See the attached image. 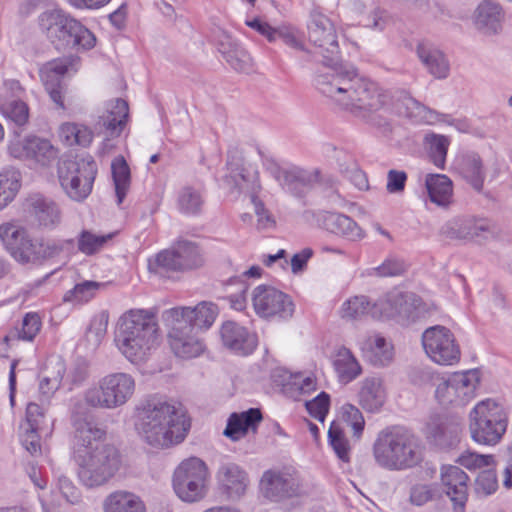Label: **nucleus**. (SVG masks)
<instances>
[{
	"mask_svg": "<svg viewBox=\"0 0 512 512\" xmlns=\"http://www.w3.org/2000/svg\"><path fill=\"white\" fill-rule=\"evenodd\" d=\"M307 34L314 47L311 60L329 69L315 78L319 92L355 116L388 128L387 120L377 113L387 103V94L376 83L358 77L352 65L342 62L335 25L318 7L309 13Z\"/></svg>",
	"mask_w": 512,
	"mask_h": 512,
	"instance_id": "f257e3e1",
	"label": "nucleus"
},
{
	"mask_svg": "<svg viewBox=\"0 0 512 512\" xmlns=\"http://www.w3.org/2000/svg\"><path fill=\"white\" fill-rule=\"evenodd\" d=\"M190 426V419L176 401L150 397L137 406L136 430L154 448L165 449L181 443Z\"/></svg>",
	"mask_w": 512,
	"mask_h": 512,
	"instance_id": "f03ea898",
	"label": "nucleus"
},
{
	"mask_svg": "<svg viewBox=\"0 0 512 512\" xmlns=\"http://www.w3.org/2000/svg\"><path fill=\"white\" fill-rule=\"evenodd\" d=\"M158 332V322L153 313L130 310L120 318L115 341L131 363H139L146 359L157 344Z\"/></svg>",
	"mask_w": 512,
	"mask_h": 512,
	"instance_id": "7ed1b4c3",
	"label": "nucleus"
},
{
	"mask_svg": "<svg viewBox=\"0 0 512 512\" xmlns=\"http://www.w3.org/2000/svg\"><path fill=\"white\" fill-rule=\"evenodd\" d=\"M373 456L380 467L390 471L409 469L422 461L418 438L401 426L387 427L378 433Z\"/></svg>",
	"mask_w": 512,
	"mask_h": 512,
	"instance_id": "20e7f679",
	"label": "nucleus"
},
{
	"mask_svg": "<svg viewBox=\"0 0 512 512\" xmlns=\"http://www.w3.org/2000/svg\"><path fill=\"white\" fill-rule=\"evenodd\" d=\"M0 239L11 256L23 264L42 263L59 255L64 249V242L32 239L25 228L12 223L0 225ZM65 243L72 244L73 240H66Z\"/></svg>",
	"mask_w": 512,
	"mask_h": 512,
	"instance_id": "39448f33",
	"label": "nucleus"
},
{
	"mask_svg": "<svg viewBox=\"0 0 512 512\" xmlns=\"http://www.w3.org/2000/svg\"><path fill=\"white\" fill-rule=\"evenodd\" d=\"M78 464V478L83 486L91 489L108 483L118 472L121 459L118 450L110 444L74 457Z\"/></svg>",
	"mask_w": 512,
	"mask_h": 512,
	"instance_id": "423d86ee",
	"label": "nucleus"
},
{
	"mask_svg": "<svg viewBox=\"0 0 512 512\" xmlns=\"http://www.w3.org/2000/svg\"><path fill=\"white\" fill-rule=\"evenodd\" d=\"M507 426L508 414L505 408L492 399L480 401L469 413L470 435L478 444H498Z\"/></svg>",
	"mask_w": 512,
	"mask_h": 512,
	"instance_id": "0eeeda50",
	"label": "nucleus"
},
{
	"mask_svg": "<svg viewBox=\"0 0 512 512\" xmlns=\"http://www.w3.org/2000/svg\"><path fill=\"white\" fill-rule=\"evenodd\" d=\"M134 378L124 372L110 373L89 387L81 398L91 408L113 410L125 405L135 392Z\"/></svg>",
	"mask_w": 512,
	"mask_h": 512,
	"instance_id": "6e6552de",
	"label": "nucleus"
},
{
	"mask_svg": "<svg viewBox=\"0 0 512 512\" xmlns=\"http://www.w3.org/2000/svg\"><path fill=\"white\" fill-rule=\"evenodd\" d=\"M39 22L41 28L47 31V36L52 42L57 39L61 46L84 50L95 46L94 34L79 21L65 15L60 10L42 13Z\"/></svg>",
	"mask_w": 512,
	"mask_h": 512,
	"instance_id": "1a4fd4ad",
	"label": "nucleus"
},
{
	"mask_svg": "<svg viewBox=\"0 0 512 512\" xmlns=\"http://www.w3.org/2000/svg\"><path fill=\"white\" fill-rule=\"evenodd\" d=\"M97 167L93 160L62 158L58 163L59 183L66 195L75 201H82L92 191Z\"/></svg>",
	"mask_w": 512,
	"mask_h": 512,
	"instance_id": "9d476101",
	"label": "nucleus"
},
{
	"mask_svg": "<svg viewBox=\"0 0 512 512\" xmlns=\"http://www.w3.org/2000/svg\"><path fill=\"white\" fill-rule=\"evenodd\" d=\"M71 421L74 428L73 452L74 457L95 449L100 445L106 431L98 426L94 420L91 407L79 397L71 399Z\"/></svg>",
	"mask_w": 512,
	"mask_h": 512,
	"instance_id": "9b49d317",
	"label": "nucleus"
},
{
	"mask_svg": "<svg viewBox=\"0 0 512 512\" xmlns=\"http://www.w3.org/2000/svg\"><path fill=\"white\" fill-rule=\"evenodd\" d=\"M208 468L197 457H191L180 463L173 475V488L184 502L193 503L202 500L207 493Z\"/></svg>",
	"mask_w": 512,
	"mask_h": 512,
	"instance_id": "f8f14e48",
	"label": "nucleus"
},
{
	"mask_svg": "<svg viewBox=\"0 0 512 512\" xmlns=\"http://www.w3.org/2000/svg\"><path fill=\"white\" fill-rule=\"evenodd\" d=\"M422 344L432 361L440 365H454L460 360V348L454 334L445 326L427 328L422 335Z\"/></svg>",
	"mask_w": 512,
	"mask_h": 512,
	"instance_id": "ddd939ff",
	"label": "nucleus"
},
{
	"mask_svg": "<svg viewBox=\"0 0 512 512\" xmlns=\"http://www.w3.org/2000/svg\"><path fill=\"white\" fill-rule=\"evenodd\" d=\"M260 489L264 497L271 501L303 497L309 493L296 471H266L261 478Z\"/></svg>",
	"mask_w": 512,
	"mask_h": 512,
	"instance_id": "4468645a",
	"label": "nucleus"
},
{
	"mask_svg": "<svg viewBox=\"0 0 512 512\" xmlns=\"http://www.w3.org/2000/svg\"><path fill=\"white\" fill-rule=\"evenodd\" d=\"M494 231L492 221L470 215L454 217L440 228V234L445 238L466 242L487 239Z\"/></svg>",
	"mask_w": 512,
	"mask_h": 512,
	"instance_id": "2eb2a0df",
	"label": "nucleus"
},
{
	"mask_svg": "<svg viewBox=\"0 0 512 512\" xmlns=\"http://www.w3.org/2000/svg\"><path fill=\"white\" fill-rule=\"evenodd\" d=\"M178 318V314H175ZM163 318L168 326V343L172 352L179 358L191 359L200 356L205 345L203 341L194 333L187 322L169 318L163 314Z\"/></svg>",
	"mask_w": 512,
	"mask_h": 512,
	"instance_id": "dca6fc26",
	"label": "nucleus"
},
{
	"mask_svg": "<svg viewBox=\"0 0 512 512\" xmlns=\"http://www.w3.org/2000/svg\"><path fill=\"white\" fill-rule=\"evenodd\" d=\"M78 62V57H63L53 59L40 68V78L45 90L49 94L50 99L60 109H65L64 93L66 89L62 83V78L70 72H76V64Z\"/></svg>",
	"mask_w": 512,
	"mask_h": 512,
	"instance_id": "f3484780",
	"label": "nucleus"
},
{
	"mask_svg": "<svg viewBox=\"0 0 512 512\" xmlns=\"http://www.w3.org/2000/svg\"><path fill=\"white\" fill-rule=\"evenodd\" d=\"M252 302L255 312L263 318L278 316L287 319L294 312V304L290 297L271 286H257L253 291Z\"/></svg>",
	"mask_w": 512,
	"mask_h": 512,
	"instance_id": "a211bd4d",
	"label": "nucleus"
},
{
	"mask_svg": "<svg viewBox=\"0 0 512 512\" xmlns=\"http://www.w3.org/2000/svg\"><path fill=\"white\" fill-rule=\"evenodd\" d=\"M227 173L224 182L239 193H247L255 199L261 189L259 173L252 167H245L240 157L228 156Z\"/></svg>",
	"mask_w": 512,
	"mask_h": 512,
	"instance_id": "6ab92c4d",
	"label": "nucleus"
},
{
	"mask_svg": "<svg viewBox=\"0 0 512 512\" xmlns=\"http://www.w3.org/2000/svg\"><path fill=\"white\" fill-rule=\"evenodd\" d=\"M271 173L284 190L296 197L304 196L319 180V171H308L299 167L283 169L275 166Z\"/></svg>",
	"mask_w": 512,
	"mask_h": 512,
	"instance_id": "aec40b11",
	"label": "nucleus"
},
{
	"mask_svg": "<svg viewBox=\"0 0 512 512\" xmlns=\"http://www.w3.org/2000/svg\"><path fill=\"white\" fill-rule=\"evenodd\" d=\"M220 337L224 347L241 356L251 354L257 346L256 335L235 321L222 324Z\"/></svg>",
	"mask_w": 512,
	"mask_h": 512,
	"instance_id": "412c9836",
	"label": "nucleus"
},
{
	"mask_svg": "<svg viewBox=\"0 0 512 512\" xmlns=\"http://www.w3.org/2000/svg\"><path fill=\"white\" fill-rule=\"evenodd\" d=\"M177 319L179 322H187L191 329H208L214 323L218 308L212 302H201L195 307H175L164 312L169 318Z\"/></svg>",
	"mask_w": 512,
	"mask_h": 512,
	"instance_id": "4be33fe9",
	"label": "nucleus"
},
{
	"mask_svg": "<svg viewBox=\"0 0 512 512\" xmlns=\"http://www.w3.org/2000/svg\"><path fill=\"white\" fill-rule=\"evenodd\" d=\"M468 476L458 466L448 465L441 469V482L453 502L455 512H464L468 499Z\"/></svg>",
	"mask_w": 512,
	"mask_h": 512,
	"instance_id": "5701e85b",
	"label": "nucleus"
},
{
	"mask_svg": "<svg viewBox=\"0 0 512 512\" xmlns=\"http://www.w3.org/2000/svg\"><path fill=\"white\" fill-rule=\"evenodd\" d=\"M129 117L128 103L117 98L111 101L106 111L99 116L95 124L97 133H103L107 138L118 137L124 130Z\"/></svg>",
	"mask_w": 512,
	"mask_h": 512,
	"instance_id": "b1692460",
	"label": "nucleus"
},
{
	"mask_svg": "<svg viewBox=\"0 0 512 512\" xmlns=\"http://www.w3.org/2000/svg\"><path fill=\"white\" fill-rule=\"evenodd\" d=\"M26 207L29 214L43 228L54 229L61 222L59 205L40 193L31 194L26 200Z\"/></svg>",
	"mask_w": 512,
	"mask_h": 512,
	"instance_id": "393cba45",
	"label": "nucleus"
},
{
	"mask_svg": "<svg viewBox=\"0 0 512 512\" xmlns=\"http://www.w3.org/2000/svg\"><path fill=\"white\" fill-rule=\"evenodd\" d=\"M453 169L474 190L482 191L486 173L479 154L476 152L459 154L454 160Z\"/></svg>",
	"mask_w": 512,
	"mask_h": 512,
	"instance_id": "a878e982",
	"label": "nucleus"
},
{
	"mask_svg": "<svg viewBox=\"0 0 512 512\" xmlns=\"http://www.w3.org/2000/svg\"><path fill=\"white\" fill-rule=\"evenodd\" d=\"M504 11L502 6L492 0H483L474 14V24L485 35H496L502 30Z\"/></svg>",
	"mask_w": 512,
	"mask_h": 512,
	"instance_id": "bb28decb",
	"label": "nucleus"
},
{
	"mask_svg": "<svg viewBox=\"0 0 512 512\" xmlns=\"http://www.w3.org/2000/svg\"><path fill=\"white\" fill-rule=\"evenodd\" d=\"M416 53L428 72L435 78L444 79L448 76L450 66L444 53L429 41H420Z\"/></svg>",
	"mask_w": 512,
	"mask_h": 512,
	"instance_id": "cd10ccee",
	"label": "nucleus"
},
{
	"mask_svg": "<svg viewBox=\"0 0 512 512\" xmlns=\"http://www.w3.org/2000/svg\"><path fill=\"white\" fill-rule=\"evenodd\" d=\"M322 226L350 241H360L365 237L364 230L351 217L342 213L326 212L322 216Z\"/></svg>",
	"mask_w": 512,
	"mask_h": 512,
	"instance_id": "c85d7f7f",
	"label": "nucleus"
},
{
	"mask_svg": "<svg viewBox=\"0 0 512 512\" xmlns=\"http://www.w3.org/2000/svg\"><path fill=\"white\" fill-rule=\"evenodd\" d=\"M262 419V413L258 408H250L241 413H232L227 420L223 434L237 441L250 430L255 432Z\"/></svg>",
	"mask_w": 512,
	"mask_h": 512,
	"instance_id": "c756f323",
	"label": "nucleus"
},
{
	"mask_svg": "<svg viewBox=\"0 0 512 512\" xmlns=\"http://www.w3.org/2000/svg\"><path fill=\"white\" fill-rule=\"evenodd\" d=\"M219 482L229 499H239L248 485L247 473L235 463H226L219 468Z\"/></svg>",
	"mask_w": 512,
	"mask_h": 512,
	"instance_id": "7c9ffc66",
	"label": "nucleus"
},
{
	"mask_svg": "<svg viewBox=\"0 0 512 512\" xmlns=\"http://www.w3.org/2000/svg\"><path fill=\"white\" fill-rule=\"evenodd\" d=\"M218 50L227 63L236 71L248 72L252 68V58L230 35L223 32L218 41Z\"/></svg>",
	"mask_w": 512,
	"mask_h": 512,
	"instance_id": "2f4dec72",
	"label": "nucleus"
},
{
	"mask_svg": "<svg viewBox=\"0 0 512 512\" xmlns=\"http://www.w3.org/2000/svg\"><path fill=\"white\" fill-rule=\"evenodd\" d=\"M386 391L381 378L367 377L361 382L359 405L368 412L378 411L385 403Z\"/></svg>",
	"mask_w": 512,
	"mask_h": 512,
	"instance_id": "473e14b6",
	"label": "nucleus"
},
{
	"mask_svg": "<svg viewBox=\"0 0 512 512\" xmlns=\"http://www.w3.org/2000/svg\"><path fill=\"white\" fill-rule=\"evenodd\" d=\"M361 351L366 361L378 367L388 365L393 358L392 346L379 335L366 338L361 343Z\"/></svg>",
	"mask_w": 512,
	"mask_h": 512,
	"instance_id": "72a5a7b5",
	"label": "nucleus"
},
{
	"mask_svg": "<svg viewBox=\"0 0 512 512\" xmlns=\"http://www.w3.org/2000/svg\"><path fill=\"white\" fill-rule=\"evenodd\" d=\"M103 509L104 512H146L140 497L125 490L110 493L103 502Z\"/></svg>",
	"mask_w": 512,
	"mask_h": 512,
	"instance_id": "f704fd0d",
	"label": "nucleus"
},
{
	"mask_svg": "<svg viewBox=\"0 0 512 512\" xmlns=\"http://www.w3.org/2000/svg\"><path fill=\"white\" fill-rule=\"evenodd\" d=\"M425 185L431 202L438 206H448L453 197V183L444 174H429Z\"/></svg>",
	"mask_w": 512,
	"mask_h": 512,
	"instance_id": "c9c22d12",
	"label": "nucleus"
},
{
	"mask_svg": "<svg viewBox=\"0 0 512 512\" xmlns=\"http://www.w3.org/2000/svg\"><path fill=\"white\" fill-rule=\"evenodd\" d=\"M479 382L480 376L477 369L454 373L452 375V384L455 387L457 405H466L475 397Z\"/></svg>",
	"mask_w": 512,
	"mask_h": 512,
	"instance_id": "e433bc0d",
	"label": "nucleus"
},
{
	"mask_svg": "<svg viewBox=\"0 0 512 512\" xmlns=\"http://www.w3.org/2000/svg\"><path fill=\"white\" fill-rule=\"evenodd\" d=\"M334 368L341 381L348 383L356 379L362 368L350 349L342 346L335 355Z\"/></svg>",
	"mask_w": 512,
	"mask_h": 512,
	"instance_id": "4c0bfd02",
	"label": "nucleus"
},
{
	"mask_svg": "<svg viewBox=\"0 0 512 512\" xmlns=\"http://www.w3.org/2000/svg\"><path fill=\"white\" fill-rule=\"evenodd\" d=\"M28 161L42 167L51 165L58 156V150L49 140L39 137H28Z\"/></svg>",
	"mask_w": 512,
	"mask_h": 512,
	"instance_id": "58836bf2",
	"label": "nucleus"
},
{
	"mask_svg": "<svg viewBox=\"0 0 512 512\" xmlns=\"http://www.w3.org/2000/svg\"><path fill=\"white\" fill-rule=\"evenodd\" d=\"M398 112L419 122L432 123L438 120V113L426 107L412 96L405 94L398 104Z\"/></svg>",
	"mask_w": 512,
	"mask_h": 512,
	"instance_id": "ea45409f",
	"label": "nucleus"
},
{
	"mask_svg": "<svg viewBox=\"0 0 512 512\" xmlns=\"http://www.w3.org/2000/svg\"><path fill=\"white\" fill-rule=\"evenodd\" d=\"M461 430L460 424L452 421H441L428 426V437L440 447L453 445Z\"/></svg>",
	"mask_w": 512,
	"mask_h": 512,
	"instance_id": "a19ab883",
	"label": "nucleus"
},
{
	"mask_svg": "<svg viewBox=\"0 0 512 512\" xmlns=\"http://www.w3.org/2000/svg\"><path fill=\"white\" fill-rule=\"evenodd\" d=\"M59 135L68 146L88 147L93 140V131L79 123H64L60 126Z\"/></svg>",
	"mask_w": 512,
	"mask_h": 512,
	"instance_id": "79ce46f5",
	"label": "nucleus"
},
{
	"mask_svg": "<svg viewBox=\"0 0 512 512\" xmlns=\"http://www.w3.org/2000/svg\"><path fill=\"white\" fill-rule=\"evenodd\" d=\"M370 312L376 313L373 304L367 296H353L343 302L340 309V316L345 320H359Z\"/></svg>",
	"mask_w": 512,
	"mask_h": 512,
	"instance_id": "37998d69",
	"label": "nucleus"
},
{
	"mask_svg": "<svg viewBox=\"0 0 512 512\" xmlns=\"http://www.w3.org/2000/svg\"><path fill=\"white\" fill-rule=\"evenodd\" d=\"M148 268L151 273L159 276H165L168 272L183 270L174 248L159 252L153 260H149Z\"/></svg>",
	"mask_w": 512,
	"mask_h": 512,
	"instance_id": "c03bdc74",
	"label": "nucleus"
},
{
	"mask_svg": "<svg viewBox=\"0 0 512 512\" xmlns=\"http://www.w3.org/2000/svg\"><path fill=\"white\" fill-rule=\"evenodd\" d=\"M111 170L117 196V204L120 205L130 186V169L126 160L122 156H119L112 161Z\"/></svg>",
	"mask_w": 512,
	"mask_h": 512,
	"instance_id": "a18cd8bd",
	"label": "nucleus"
},
{
	"mask_svg": "<svg viewBox=\"0 0 512 512\" xmlns=\"http://www.w3.org/2000/svg\"><path fill=\"white\" fill-rule=\"evenodd\" d=\"M204 199L201 192L191 186L183 187L178 194L177 206L181 213L198 215L203 207Z\"/></svg>",
	"mask_w": 512,
	"mask_h": 512,
	"instance_id": "49530a36",
	"label": "nucleus"
},
{
	"mask_svg": "<svg viewBox=\"0 0 512 512\" xmlns=\"http://www.w3.org/2000/svg\"><path fill=\"white\" fill-rule=\"evenodd\" d=\"M64 373L65 365L61 361H57L51 368L47 367L39 382L41 394L47 398L53 395L59 389Z\"/></svg>",
	"mask_w": 512,
	"mask_h": 512,
	"instance_id": "de8ad7c7",
	"label": "nucleus"
},
{
	"mask_svg": "<svg viewBox=\"0 0 512 512\" xmlns=\"http://www.w3.org/2000/svg\"><path fill=\"white\" fill-rule=\"evenodd\" d=\"M42 326L41 318L37 313H27L23 320L20 329L12 330L6 337L5 341L10 340H24L33 341L39 333Z\"/></svg>",
	"mask_w": 512,
	"mask_h": 512,
	"instance_id": "09e8293b",
	"label": "nucleus"
},
{
	"mask_svg": "<svg viewBox=\"0 0 512 512\" xmlns=\"http://www.w3.org/2000/svg\"><path fill=\"white\" fill-rule=\"evenodd\" d=\"M45 409L37 403H29L26 408V420L19 429L49 432V423Z\"/></svg>",
	"mask_w": 512,
	"mask_h": 512,
	"instance_id": "8fccbe9b",
	"label": "nucleus"
},
{
	"mask_svg": "<svg viewBox=\"0 0 512 512\" xmlns=\"http://www.w3.org/2000/svg\"><path fill=\"white\" fill-rule=\"evenodd\" d=\"M404 295L400 292H392L385 295L373 304L375 311L378 310L382 317L392 318L404 313Z\"/></svg>",
	"mask_w": 512,
	"mask_h": 512,
	"instance_id": "3c124183",
	"label": "nucleus"
},
{
	"mask_svg": "<svg viewBox=\"0 0 512 512\" xmlns=\"http://www.w3.org/2000/svg\"><path fill=\"white\" fill-rule=\"evenodd\" d=\"M112 237L111 233L98 235L89 230H82L77 239V246L83 254L93 255L101 250Z\"/></svg>",
	"mask_w": 512,
	"mask_h": 512,
	"instance_id": "603ef678",
	"label": "nucleus"
},
{
	"mask_svg": "<svg viewBox=\"0 0 512 512\" xmlns=\"http://www.w3.org/2000/svg\"><path fill=\"white\" fill-rule=\"evenodd\" d=\"M425 140L429 144V156L431 161L436 167L443 169L449 146L448 138L443 135L428 134Z\"/></svg>",
	"mask_w": 512,
	"mask_h": 512,
	"instance_id": "864d4df0",
	"label": "nucleus"
},
{
	"mask_svg": "<svg viewBox=\"0 0 512 512\" xmlns=\"http://www.w3.org/2000/svg\"><path fill=\"white\" fill-rule=\"evenodd\" d=\"M103 284L96 281H83L68 290L63 300L65 302L85 303L91 300Z\"/></svg>",
	"mask_w": 512,
	"mask_h": 512,
	"instance_id": "5fc2aeb1",
	"label": "nucleus"
},
{
	"mask_svg": "<svg viewBox=\"0 0 512 512\" xmlns=\"http://www.w3.org/2000/svg\"><path fill=\"white\" fill-rule=\"evenodd\" d=\"M21 174L14 167H6L0 171V192L12 202L21 186Z\"/></svg>",
	"mask_w": 512,
	"mask_h": 512,
	"instance_id": "6e6d98bb",
	"label": "nucleus"
},
{
	"mask_svg": "<svg viewBox=\"0 0 512 512\" xmlns=\"http://www.w3.org/2000/svg\"><path fill=\"white\" fill-rule=\"evenodd\" d=\"M405 262L396 256H388L382 264L370 270L369 275L377 277L400 276L406 271Z\"/></svg>",
	"mask_w": 512,
	"mask_h": 512,
	"instance_id": "4d7b16f0",
	"label": "nucleus"
},
{
	"mask_svg": "<svg viewBox=\"0 0 512 512\" xmlns=\"http://www.w3.org/2000/svg\"><path fill=\"white\" fill-rule=\"evenodd\" d=\"M329 443L334 452L343 462L350 461V446L343 431L336 425H331L328 431Z\"/></svg>",
	"mask_w": 512,
	"mask_h": 512,
	"instance_id": "13d9d810",
	"label": "nucleus"
},
{
	"mask_svg": "<svg viewBox=\"0 0 512 512\" xmlns=\"http://www.w3.org/2000/svg\"><path fill=\"white\" fill-rule=\"evenodd\" d=\"M179 257L183 270L191 269L199 264V252L197 246L189 241H180L174 247Z\"/></svg>",
	"mask_w": 512,
	"mask_h": 512,
	"instance_id": "bf43d9fd",
	"label": "nucleus"
},
{
	"mask_svg": "<svg viewBox=\"0 0 512 512\" xmlns=\"http://www.w3.org/2000/svg\"><path fill=\"white\" fill-rule=\"evenodd\" d=\"M1 110L2 113L17 126H23L28 122L29 108L23 101L13 100L3 104Z\"/></svg>",
	"mask_w": 512,
	"mask_h": 512,
	"instance_id": "052dcab7",
	"label": "nucleus"
},
{
	"mask_svg": "<svg viewBox=\"0 0 512 512\" xmlns=\"http://www.w3.org/2000/svg\"><path fill=\"white\" fill-rule=\"evenodd\" d=\"M341 416L353 430V435L359 438L364 430L365 420L361 411L354 405L346 403L341 408Z\"/></svg>",
	"mask_w": 512,
	"mask_h": 512,
	"instance_id": "680f3d73",
	"label": "nucleus"
},
{
	"mask_svg": "<svg viewBox=\"0 0 512 512\" xmlns=\"http://www.w3.org/2000/svg\"><path fill=\"white\" fill-rule=\"evenodd\" d=\"M458 463L469 470L491 467L494 465V456L490 454H478L475 452H465L458 458Z\"/></svg>",
	"mask_w": 512,
	"mask_h": 512,
	"instance_id": "e2e57ef3",
	"label": "nucleus"
},
{
	"mask_svg": "<svg viewBox=\"0 0 512 512\" xmlns=\"http://www.w3.org/2000/svg\"><path fill=\"white\" fill-rule=\"evenodd\" d=\"M348 161V166L342 168V174L348 178L358 189L368 188V180L365 173L359 169L352 154H343Z\"/></svg>",
	"mask_w": 512,
	"mask_h": 512,
	"instance_id": "0e129e2a",
	"label": "nucleus"
},
{
	"mask_svg": "<svg viewBox=\"0 0 512 512\" xmlns=\"http://www.w3.org/2000/svg\"><path fill=\"white\" fill-rule=\"evenodd\" d=\"M277 38L282 39V41L286 45H288L296 50L302 51L305 54V57H304L305 60L312 61L310 51L305 47L303 41L300 39V37L298 36V34L294 28L286 27V26L277 28L276 29V39Z\"/></svg>",
	"mask_w": 512,
	"mask_h": 512,
	"instance_id": "69168bd1",
	"label": "nucleus"
},
{
	"mask_svg": "<svg viewBox=\"0 0 512 512\" xmlns=\"http://www.w3.org/2000/svg\"><path fill=\"white\" fill-rule=\"evenodd\" d=\"M497 487L496 472L490 467L482 470L475 480V490L478 494L490 495L496 491Z\"/></svg>",
	"mask_w": 512,
	"mask_h": 512,
	"instance_id": "338daca9",
	"label": "nucleus"
},
{
	"mask_svg": "<svg viewBox=\"0 0 512 512\" xmlns=\"http://www.w3.org/2000/svg\"><path fill=\"white\" fill-rule=\"evenodd\" d=\"M330 396L326 392H321L313 400L307 401L305 406L309 414L315 419L324 422L329 411Z\"/></svg>",
	"mask_w": 512,
	"mask_h": 512,
	"instance_id": "774afa93",
	"label": "nucleus"
}]
</instances>
